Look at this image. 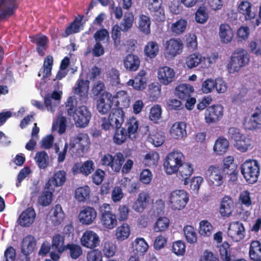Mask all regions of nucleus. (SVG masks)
<instances>
[{
  "instance_id": "nucleus-20",
  "label": "nucleus",
  "mask_w": 261,
  "mask_h": 261,
  "mask_svg": "<svg viewBox=\"0 0 261 261\" xmlns=\"http://www.w3.org/2000/svg\"><path fill=\"white\" fill-rule=\"evenodd\" d=\"M146 74L147 72L145 70H140L133 79H130L127 82V85L132 86L135 90L137 91L143 90L147 86Z\"/></svg>"
},
{
  "instance_id": "nucleus-39",
  "label": "nucleus",
  "mask_w": 261,
  "mask_h": 261,
  "mask_svg": "<svg viewBox=\"0 0 261 261\" xmlns=\"http://www.w3.org/2000/svg\"><path fill=\"white\" fill-rule=\"evenodd\" d=\"M65 236L57 233L53 237L51 240L52 249L60 254L66 251V245L64 244Z\"/></svg>"
},
{
  "instance_id": "nucleus-61",
  "label": "nucleus",
  "mask_w": 261,
  "mask_h": 261,
  "mask_svg": "<svg viewBox=\"0 0 261 261\" xmlns=\"http://www.w3.org/2000/svg\"><path fill=\"white\" fill-rule=\"evenodd\" d=\"M54 59L51 56H47L43 62V77L47 78L51 75V72L53 66Z\"/></svg>"
},
{
  "instance_id": "nucleus-50",
  "label": "nucleus",
  "mask_w": 261,
  "mask_h": 261,
  "mask_svg": "<svg viewBox=\"0 0 261 261\" xmlns=\"http://www.w3.org/2000/svg\"><path fill=\"white\" fill-rule=\"evenodd\" d=\"M213 229V226L207 220H204L200 222L198 232L201 236L205 237L211 236Z\"/></svg>"
},
{
  "instance_id": "nucleus-22",
  "label": "nucleus",
  "mask_w": 261,
  "mask_h": 261,
  "mask_svg": "<svg viewBox=\"0 0 261 261\" xmlns=\"http://www.w3.org/2000/svg\"><path fill=\"white\" fill-rule=\"evenodd\" d=\"M97 216L96 210L92 207H84L79 214V222L83 225H90L92 224Z\"/></svg>"
},
{
  "instance_id": "nucleus-17",
  "label": "nucleus",
  "mask_w": 261,
  "mask_h": 261,
  "mask_svg": "<svg viewBox=\"0 0 261 261\" xmlns=\"http://www.w3.org/2000/svg\"><path fill=\"white\" fill-rule=\"evenodd\" d=\"M246 231L243 224L240 221H234L230 223L228 229V235L234 241L239 242L245 237Z\"/></svg>"
},
{
  "instance_id": "nucleus-52",
  "label": "nucleus",
  "mask_w": 261,
  "mask_h": 261,
  "mask_svg": "<svg viewBox=\"0 0 261 261\" xmlns=\"http://www.w3.org/2000/svg\"><path fill=\"white\" fill-rule=\"evenodd\" d=\"M184 236L187 241L190 244H194L197 241V234L193 226L186 225L184 229Z\"/></svg>"
},
{
  "instance_id": "nucleus-23",
  "label": "nucleus",
  "mask_w": 261,
  "mask_h": 261,
  "mask_svg": "<svg viewBox=\"0 0 261 261\" xmlns=\"http://www.w3.org/2000/svg\"><path fill=\"white\" fill-rule=\"evenodd\" d=\"M175 76L174 70L168 66L159 68L158 77L160 82L164 85H168L172 83Z\"/></svg>"
},
{
  "instance_id": "nucleus-2",
  "label": "nucleus",
  "mask_w": 261,
  "mask_h": 261,
  "mask_svg": "<svg viewBox=\"0 0 261 261\" xmlns=\"http://www.w3.org/2000/svg\"><path fill=\"white\" fill-rule=\"evenodd\" d=\"M250 56L247 51L243 48H238L232 53L230 61L227 65L230 73L238 72L242 68L249 64Z\"/></svg>"
},
{
  "instance_id": "nucleus-56",
  "label": "nucleus",
  "mask_w": 261,
  "mask_h": 261,
  "mask_svg": "<svg viewBox=\"0 0 261 261\" xmlns=\"http://www.w3.org/2000/svg\"><path fill=\"white\" fill-rule=\"evenodd\" d=\"M130 234V229L129 225L126 223H123L119 226L116 230V236L117 239L120 241L126 239Z\"/></svg>"
},
{
  "instance_id": "nucleus-64",
  "label": "nucleus",
  "mask_w": 261,
  "mask_h": 261,
  "mask_svg": "<svg viewBox=\"0 0 261 261\" xmlns=\"http://www.w3.org/2000/svg\"><path fill=\"white\" fill-rule=\"evenodd\" d=\"M87 261H102V252L98 249H92L87 252Z\"/></svg>"
},
{
  "instance_id": "nucleus-45",
  "label": "nucleus",
  "mask_w": 261,
  "mask_h": 261,
  "mask_svg": "<svg viewBox=\"0 0 261 261\" xmlns=\"http://www.w3.org/2000/svg\"><path fill=\"white\" fill-rule=\"evenodd\" d=\"M229 142L227 139L219 137L216 141L214 145V151L219 155L225 153L228 148Z\"/></svg>"
},
{
  "instance_id": "nucleus-4",
  "label": "nucleus",
  "mask_w": 261,
  "mask_h": 261,
  "mask_svg": "<svg viewBox=\"0 0 261 261\" xmlns=\"http://www.w3.org/2000/svg\"><path fill=\"white\" fill-rule=\"evenodd\" d=\"M184 159V155L180 151L173 150L168 153L163 164L164 170L166 174L172 175L176 173Z\"/></svg>"
},
{
  "instance_id": "nucleus-57",
  "label": "nucleus",
  "mask_w": 261,
  "mask_h": 261,
  "mask_svg": "<svg viewBox=\"0 0 261 261\" xmlns=\"http://www.w3.org/2000/svg\"><path fill=\"white\" fill-rule=\"evenodd\" d=\"M134 21V16L133 13H125L123 21L120 23L121 30L126 32H127L133 27Z\"/></svg>"
},
{
  "instance_id": "nucleus-28",
  "label": "nucleus",
  "mask_w": 261,
  "mask_h": 261,
  "mask_svg": "<svg viewBox=\"0 0 261 261\" xmlns=\"http://www.w3.org/2000/svg\"><path fill=\"white\" fill-rule=\"evenodd\" d=\"M84 17V16L83 15H78L76 16L61 34L62 37L67 38L70 35L80 32L81 27L82 25V21Z\"/></svg>"
},
{
  "instance_id": "nucleus-9",
  "label": "nucleus",
  "mask_w": 261,
  "mask_h": 261,
  "mask_svg": "<svg viewBox=\"0 0 261 261\" xmlns=\"http://www.w3.org/2000/svg\"><path fill=\"white\" fill-rule=\"evenodd\" d=\"M224 172L218 166H210L205 172L206 177L208 182L213 186L219 187L224 181Z\"/></svg>"
},
{
  "instance_id": "nucleus-38",
  "label": "nucleus",
  "mask_w": 261,
  "mask_h": 261,
  "mask_svg": "<svg viewBox=\"0 0 261 261\" xmlns=\"http://www.w3.org/2000/svg\"><path fill=\"white\" fill-rule=\"evenodd\" d=\"M177 172L178 176L184 180V185H187L189 184V178L194 172L193 167L191 164L183 161Z\"/></svg>"
},
{
  "instance_id": "nucleus-1",
  "label": "nucleus",
  "mask_w": 261,
  "mask_h": 261,
  "mask_svg": "<svg viewBox=\"0 0 261 261\" xmlns=\"http://www.w3.org/2000/svg\"><path fill=\"white\" fill-rule=\"evenodd\" d=\"M238 11L251 29H255L261 24L259 19H256L257 10L250 2L244 0L241 1L238 6Z\"/></svg>"
},
{
  "instance_id": "nucleus-6",
  "label": "nucleus",
  "mask_w": 261,
  "mask_h": 261,
  "mask_svg": "<svg viewBox=\"0 0 261 261\" xmlns=\"http://www.w3.org/2000/svg\"><path fill=\"white\" fill-rule=\"evenodd\" d=\"M124 112L121 109L115 110L114 112L110 113L109 117L100 118V125L101 128L105 130L114 129L115 127L122 125L124 121Z\"/></svg>"
},
{
  "instance_id": "nucleus-54",
  "label": "nucleus",
  "mask_w": 261,
  "mask_h": 261,
  "mask_svg": "<svg viewBox=\"0 0 261 261\" xmlns=\"http://www.w3.org/2000/svg\"><path fill=\"white\" fill-rule=\"evenodd\" d=\"M121 186L127 189L129 193H135L140 188V184L137 182H132L130 179L125 177L121 179Z\"/></svg>"
},
{
  "instance_id": "nucleus-47",
  "label": "nucleus",
  "mask_w": 261,
  "mask_h": 261,
  "mask_svg": "<svg viewBox=\"0 0 261 261\" xmlns=\"http://www.w3.org/2000/svg\"><path fill=\"white\" fill-rule=\"evenodd\" d=\"M133 248L136 253L139 255H143L148 249L149 246L143 238H137L133 243Z\"/></svg>"
},
{
  "instance_id": "nucleus-19",
  "label": "nucleus",
  "mask_w": 261,
  "mask_h": 261,
  "mask_svg": "<svg viewBox=\"0 0 261 261\" xmlns=\"http://www.w3.org/2000/svg\"><path fill=\"white\" fill-rule=\"evenodd\" d=\"M16 0H0V19L13 15L18 8Z\"/></svg>"
},
{
  "instance_id": "nucleus-58",
  "label": "nucleus",
  "mask_w": 261,
  "mask_h": 261,
  "mask_svg": "<svg viewBox=\"0 0 261 261\" xmlns=\"http://www.w3.org/2000/svg\"><path fill=\"white\" fill-rule=\"evenodd\" d=\"M170 220L165 217L159 218L154 225L153 229L155 232L165 231L169 226Z\"/></svg>"
},
{
  "instance_id": "nucleus-18",
  "label": "nucleus",
  "mask_w": 261,
  "mask_h": 261,
  "mask_svg": "<svg viewBox=\"0 0 261 261\" xmlns=\"http://www.w3.org/2000/svg\"><path fill=\"white\" fill-rule=\"evenodd\" d=\"M81 243L84 247L94 249L99 246L100 239L96 232L92 230H86L81 238Z\"/></svg>"
},
{
  "instance_id": "nucleus-40",
  "label": "nucleus",
  "mask_w": 261,
  "mask_h": 261,
  "mask_svg": "<svg viewBox=\"0 0 261 261\" xmlns=\"http://www.w3.org/2000/svg\"><path fill=\"white\" fill-rule=\"evenodd\" d=\"M187 24V20L180 18L171 24L170 31L173 35L178 36L185 32Z\"/></svg>"
},
{
  "instance_id": "nucleus-36",
  "label": "nucleus",
  "mask_w": 261,
  "mask_h": 261,
  "mask_svg": "<svg viewBox=\"0 0 261 261\" xmlns=\"http://www.w3.org/2000/svg\"><path fill=\"white\" fill-rule=\"evenodd\" d=\"M50 214L51 220L54 226L60 224L65 218V214L61 205L59 204H56L51 208Z\"/></svg>"
},
{
  "instance_id": "nucleus-24",
  "label": "nucleus",
  "mask_w": 261,
  "mask_h": 261,
  "mask_svg": "<svg viewBox=\"0 0 261 261\" xmlns=\"http://www.w3.org/2000/svg\"><path fill=\"white\" fill-rule=\"evenodd\" d=\"M194 92L193 86L189 84H180L177 86L174 90V94L180 100L185 101L192 96Z\"/></svg>"
},
{
  "instance_id": "nucleus-26",
  "label": "nucleus",
  "mask_w": 261,
  "mask_h": 261,
  "mask_svg": "<svg viewBox=\"0 0 261 261\" xmlns=\"http://www.w3.org/2000/svg\"><path fill=\"white\" fill-rule=\"evenodd\" d=\"M36 213L34 209L29 207L22 212L18 219V223L23 227L30 226L34 221Z\"/></svg>"
},
{
  "instance_id": "nucleus-25",
  "label": "nucleus",
  "mask_w": 261,
  "mask_h": 261,
  "mask_svg": "<svg viewBox=\"0 0 261 261\" xmlns=\"http://www.w3.org/2000/svg\"><path fill=\"white\" fill-rule=\"evenodd\" d=\"M246 125L249 130L261 129V106L255 108Z\"/></svg>"
},
{
  "instance_id": "nucleus-59",
  "label": "nucleus",
  "mask_w": 261,
  "mask_h": 261,
  "mask_svg": "<svg viewBox=\"0 0 261 261\" xmlns=\"http://www.w3.org/2000/svg\"><path fill=\"white\" fill-rule=\"evenodd\" d=\"M202 56L199 53H194L190 55L187 59V66L192 68L197 66L201 62Z\"/></svg>"
},
{
  "instance_id": "nucleus-49",
  "label": "nucleus",
  "mask_w": 261,
  "mask_h": 261,
  "mask_svg": "<svg viewBox=\"0 0 261 261\" xmlns=\"http://www.w3.org/2000/svg\"><path fill=\"white\" fill-rule=\"evenodd\" d=\"M90 189L89 186H85L77 188L75 191V197L79 202H84L89 198Z\"/></svg>"
},
{
  "instance_id": "nucleus-7",
  "label": "nucleus",
  "mask_w": 261,
  "mask_h": 261,
  "mask_svg": "<svg viewBox=\"0 0 261 261\" xmlns=\"http://www.w3.org/2000/svg\"><path fill=\"white\" fill-rule=\"evenodd\" d=\"M109 204L103 203L98 208L100 220L102 225L106 228L113 229L117 224L116 216L111 211Z\"/></svg>"
},
{
  "instance_id": "nucleus-16",
  "label": "nucleus",
  "mask_w": 261,
  "mask_h": 261,
  "mask_svg": "<svg viewBox=\"0 0 261 261\" xmlns=\"http://www.w3.org/2000/svg\"><path fill=\"white\" fill-rule=\"evenodd\" d=\"M66 172L64 170L57 171L46 182L45 189L55 191L56 187H62L66 180Z\"/></svg>"
},
{
  "instance_id": "nucleus-11",
  "label": "nucleus",
  "mask_w": 261,
  "mask_h": 261,
  "mask_svg": "<svg viewBox=\"0 0 261 261\" xmlns=\"http://www.w3.org/2000/svg\"><path fill=\"white\" fill-rule=\"evenodd\" d=\"M223 107L219 104L208 107L204 113V119L208 124L215 123L219 121L223 117Z\"/></svg>"
},
{
  "instance_id": "nucleus-15",
  "label": "nucleus",
  "mask_w": 261,
  "mask_h": 261,
  "mask_svg": "<svg viewBox=\"0 0 261 261\" xmlns=\"http://www.w3.org/2000/svg\"><path fill=\"white\" fill-rule=\"evenodd\" d=\"M90 82L88 80H84L79 78L77 80L72 92L79 96L81 103H86L88 99V93Z\"/></svg>"
},
{
  "instance_id": "nucleus-34",
  "label": "nucleus",
  "mask_w": 261,
  "mask_h": 261,
  "mask_svg": "<svg viewBox=\"0 0 261 261\" xmlns=\"http://www.w3.org/2000/svg\"><path fill=\"white\" fill-rule=\"evenodd\" d=\"M186 124L184 122L174 123L171 127L170 133L175 139H182L187 136Z\"/></svg>"
},
{
  "instance_id": "nucleus-41",
  "label": "nucleus",
  "mask_w": 261,
  "mask_h": 261,
  "mask_svg": "<svg viewBox=\"0 0 261 261\" xmlns=\"http://www.w3.org/2000/svg\"><path fill=\"white\" fill-rule=\"evenodd\" d=\"M144 52L145 56L150 59L155 58L159 52L158 44L153 41L148 42L145 46Z\"/></svg>"
},
{
  "instance_id": "nucleus-27",
  "label": "nucleus",
  "mask_w": 261,
  "mask_h": 261,
  "mask_svg": "<svg viewBox=\"0 0 261 261\" xmlns=\"http://www.w3.org/2000/svg\"><path fill=\"white\" fill-rule=\"evenodd\" d=\"M150 200L149 194L145 192H140L134 202L132 208L138 213H142L147 207Z\"/></svg>"
},
{
  "instance_id": "nucleus-62",
  "label": "nucleus",
  "mask_w": 261,
  "mask_h": 261,
  "mask_svg": "<svg viewBox=\"0 0 261 261\" xmlns=\"http://www.w3.org/2000/svg\"><path fill=\"white\" fill-rule=\"evenodd\" d=\"M250 193L248 190H244L241 192L239 197V201L242 205L249 207L252 205V199Z\"/></svg>"
},
{
  "instance_id": "nucleus-12",
  "label": "nucleus",
  "mask_w": 261,
  "mask_h": 261,
  "mask_svg": "<svg viewBox=\"0 0 261 261\" xmlns=\"http://www.w3.org/2000/svg\"><path fill=\"white\" fill-rule=\"evenodd\" d=\"M114 97L111 93L108 91L103 92L97 100V110L101 114L108 113L112 107Z\"/></svg>"
},
{
  "instance_id": "nucleus-5",
  "label": "nucleus",
  "mask_w": 261,
  "mask_h": 261,
  "mask_svg": "<svg viewBox=\"0 0 261 261\" xmlns=\"http://www.w3.org/2000/svg\"><path fill=\"white\" fill-rule=\"evenodd\" d=\"M189 200L188 194L183 190L172 191L168 198L169 206L173 211L184 209Z\"/></svg>"
},
{
  "instance_id": "nucleus-29",
  "label": "nucleus",
  "mask_w": 261,
  "mask_h": 261,
  "mask_svg": "<svg viewBox=\"0 0 261 261\" xmlns=\"http://www.w3.org/2000/svg\"><path fill=\"white\" fill-rule=\"evenodd\" d=\"M114 99H115V106L117 109H120L123 111V109L128 108L130 104V99L128 93L124 91L121 90L117 92L114 96H113Z\"/></svg>"
},
{
  "instance_id": "nucleus-63",
  "label": "nucleus",
  "mask_w": 261,
  "mask_h": 261,
  "mask_svg": "<svg viewBox=\"0 0 261 261\" xmlns=\"http://www.w3.org/2000/svg\"><path fill=\"white\" fill-rule=\"evenodd\" d=\"M94 38L97 42H104L105 40L108 41L109 39L110 34L107 29H101L95 33Z\"/></svg>"
},
{
  "instance_id": "nucleus-14",
  "label": "nucleus",
  "mask_w": 261,
  "mask_h": 261,
  "mask_svg": "<svg viewBox=\"0 0 261 261\" xmlns=\"http://www.w3.org/2000/svg\"><path fill=\"white\" fill-rule=\"evenodd\" d=\"M72 117L77 126L85 127L88 124L91 114L86 106H82L76 109Z\"/></svg>"
},
{
  "instance_id": "nucleus-3",
  "label": "nucleus",
  "mask_w": 261,
  "mask_h": 261,
  "mask_svg": "<svg viewBox=\"0 0 261 261\" xmlns=\"http://www.w3.org/2000/svg\"><path fill=\"white\" fill-rule=\"evenodd\" d=\"M259 165L255 160H246L241 166V172L246 181L253 184L257 181L259 175Z\"/></svg>"
},
{
  "instance_id": "nucleus-37",
  "label": "nucleus",
  "mask_w": 261,
  "mask_h": 261,
  "mask_svg": "<svg viewBox=\"0 0 261 261\" xmlns=\"http://www.w3.org/2000/svg\"><path fill=\"white\" fill-rule=\"evenodd\" d=\"M249 256L253 261H261V242L260 241H251L249 246Z\"/></svg>"
},
{
  "instance_id": "nucleus-46",
  "label": "nucleus",
  "mask_w": 261,
  "mask_h": 261,
  "mask_svg": "<svg viewBox=\"0 0 261 261\" xmlns=\"http://www.w3.org/2000/svg\"><path fill=\"white\" fill-rule=\"evenodd\" d=\"M34 159L38 167L41 169H45L49 165L48 155L45 151L37 152Z\"/></svg>"
},
{
  "instance_id": "nucleus-53",
  "label": "nucleus",
  "mask_w": 261,
  "mask_h": 261,
  "mask_svg": "<svg viewBox=\"0 0 261 261\" xmlns=\"http://www.w3.org/2000/svg\"><path fill=\"white\" fill-rule=\"evenodd\" d=\"M54 191L44 188V191L38 198V202L43 206L49 205L52 201Z\"/></svg>"
},
{
  "instance_id": "nucleus-10",
  "label": "nucleus",
  "mask_w": 261,
  "mask_h": 261,
  "mask_svg": "<svg viewBox=\"0 0 261 261\" xmlns=\"http://www.w3.org/2000/svg\"><path fill=\"white\" fill-rule=\"evenodd\" d=\"M184 45L180 39L171 38L165 44V55L166 57L174 58L182 51Z\"/></svg>"
},
{
  "instance_id": "nucleus-51",
  "label": "nucleus",
  "mask_w": 261,
  "mask_h": 261,
  "mask_svg": "<svg viewBox=\"0 0 261 261\" xmlns=\"http://www.w3.org/2000/svg\"><path fill=\"white\" fill-rule=\"evenodd\" d=\"M151 21L145 15H140L139 19V29L143 33L147 35L150 33Z\"/></svg>"
},
{
  "instance_id": "nucleus-33",
  "label": "nucleus",
  "mask_w": 261,
  "mask_h": 261,
  "mask_svg": "<svg viewBox=\"0 0 261 261\" xmlns=\"http://www.w3.org/2000/svg\"><path fill=\"white\" fill-rule=\"evenodd\" d=\"M123 65L127 70L132 72L136 71L140 67V58L137 55L128 54L123 60Z\"/></svg>"
},
{
  "instance_id": "nucleus-35",
  "label": "nucleus",
  "mask_w": 261,
  "mask_h": 261,
  "mask_svg": "<svg viewBox=\"0 0 261 261\" xmlns=\"http://www.w3.org/2000/svg\"><path fill=\"white\" fill-rule=\"evenodd\" d=\"M219 35L221 42L227 44L232 41L234 32L230 25L223 23L219 27Z\"/></svg>"
},
{
  "instance_id": "nucleus-55",
  "label": "nucleus",
  "mask_w": 261,
  "mask_h": 261,
  "mask_svg": "<svg viewBox=\"0 0 261 261\" xmlns=\"http://www.w3.org/2000/svg\"><path fill=\"white\" fill-rule=\"evenodd\" d=\"M251 139L248 137L243 135L240 139L237 140L234 145L241 152H246L251 146Z\"/></svg>"
},
{
  "instance_id": "nucleus-44",
  "label": "nucleus",
  "mask_w": 261,
  "mask_h": 261,
  "mask_svg": "<svg viewBox=\"0 0 261 261\" xmlns=\"http://www.w3.org/2000/svg\"><path fill=\"white\" fill-rule=\"evenodd\" d=\"M115 134L113 137L114 142L118 144L121 145L125 142L126 139L129 138L128 135L127 134L126 129L122 127L121 125L119 127H115Z\"/></svg>"
},
{
  "instance_id": "nucleus-32",
  "label": "nucleus",
  "mask_w": 261,
  "mask_h": 261,
  "mask_svg": "<svg viewBox=\"0 0 261 261\" xmlns=\"http://www.w3.org/2000/svg\"><path fill=\"white\" fill-rule=\"evenodd\" d=\"M94 168L93 162L91 160H88L82 165L79 163L75 164L72 168V171L74 174L81 173L85 176H88L94 171Z\"/></svg>"
},
{
  "instance_id": "nucleus-8",
  "label": "nucleus",
  "mask_w": 261,
  "mask_h": 261,
  "mask_svg": "<svg viewBox=\"0 0 261 261\" xmlns=\"http://www.w3.org/2000/svg\"><path fill=\"white\" fill-rule=\"evenodd\" d=\"M124 162L123 154L120 152H116L114 156L109 153H107L100 159L101 165L110 167L112 170L115 172H119L120 171Z\"/></svg>"
},
{
  "instance_id": "nucleus-60",
  "label": "nucleus",
  "mask_w": 261,
  "mask_h": 261,
  "mask_svg": "<svg viewBox=\"0 0 261 261\" xmlns=\"http://www.w3.org/2000/svg\"><path fill=\"white\" fill-rule=\"evenodd\" d=\"M75 100V98L74 97L70 96L65 102V111L68 116L72 117L74 113H75V111H76L77 108H76V103Z\"/></svg>"
},
{
  "instance_id": "nucleus-30",
  "label": "nucleus",
  "mask_w": 261,
  "mask_h": 261,
  "mask_svg": "<svg viewBox=\"0 0 261 261\" xmlns=\"http://www.w3.org/2000/svg\"><path fill=\"white\" fill-rule=\"evenodd\" d=\"M35 237L31 234L24 237L21 244V252L25 256H29L34 250L36 246Z\"/></svg>"
},
{
  "instance_id": "nucleus-43",
  "label": "nucleus",
  "mask_w": 261,
  "mask_h": 261,
  "mask_svg": "<svg viewBox=\"0 0 261 261\" xmlns=\"http://www.w3.org/2000/svg\"><path fill=\"white\" fill-rule=\"evenodd\" d=\"M67 251L69 256L73 259H77L83 254V249L81 246L73 243H68L66 245V251Z\"/></svg>"
},
{
  "instance_id": "nucleus-21",
  "label": "nucleus",
  "mask_w": 261,
  "mask_h": 261,
  "mask_svg": "<svg viewBox=\"0 0 261 261\" xmlns=\"http://www.w3.org/2000/svg\"><path fill=\"white\" fill-rule=\"evenodd\" d=\"M217 247L222 261H247L244 258H238L234 254H231L230 246L226 241Z\"/></svg>"
},
{
  "instance_id": "nucleus-42",
  "label": "nucleus",
  "mask_w": 261,
  "mask_h": 261,
  "mask_svg": "<svg viewBox=\"0 0 261 261\" xmlns=\"http://www.w3.org/2000/svg\"><path fill=\"white\" fill-rule=\"evenodd\" d=\"M48 41V38L45 35H42L36 38L35 42L36 44V51L40 56L43 57L45 55L47 49Z\"/></svg>"
},
{
  "instance_id": "nucleus-13",
  "label": "nucleus",
  "mask_w": 261,
  "mask_h": 261,
  "mask_svg": "<svg viewBox=\"0 0 261 261\" xmlns=\"http://www.w3.org/2000/svg\"><path fill=\"white\" fill-rule=\"evenodd\" d=\"M222 170L229 176V181L235 182L238 177L237 165L234 163V158L232 156H227L223 160Z\"/></svg>"
},
{
  "instance_id": "nucleus-31",
  "label": "nucleus",
  "mask_w": 261,
  "mask_h": 261,
  "mask_svg": "<svg viewBox=\"0 0 261 261\" xmlns=\"http://www.w3.org/2000/svg\"><path fill=\"white\" fill-rule=\"evenodd\" d=\"M234 202L232 199L228 196H225L222 199L219 207V213L223 217H229L233 211Z\"/></svg>"
},
{
  "instance_id": "nucleus-48",
  "label": "nucleus",
  "mask_w": 261,
  "mask_h": 261,
  "mask_svg": "<svg viewBox=\"0 0 261 261\" xmlns=\"http://www.w3.org/2000/svg\"><path fill=\"white\" fill-rule=\"evenodd\" d=\"M126 133L128 135L129 138H136V134L139 128V121L135 117H133L129 118L126 124Z\"/></svg>"
}]
</instances>
